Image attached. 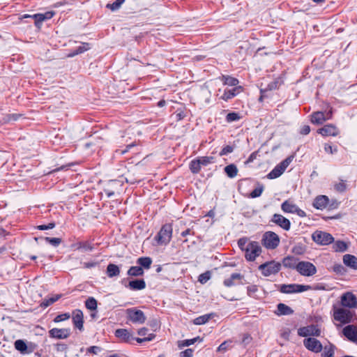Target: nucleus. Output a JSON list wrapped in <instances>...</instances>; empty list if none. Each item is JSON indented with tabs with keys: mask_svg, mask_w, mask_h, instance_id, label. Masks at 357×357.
<instances>
[{
	"mask_svg": "<svg viewBox=\"0 0 357 357\" xmlns=\"http://www.w3.org/2000/svg\"><path fill=\"white\" fill-rule=\"evenodd\" d=\"M333 319L342 324H349L355 319V312L344 307H333Z\"/></svg>",
	"mask_w": 357,
	"mask_h": 357,
	"instance_id": "f257e3e1",
	"label": "nucleus"
},
{
	"mask_svg": "<svg viewBox=\"0 0 357 357\" xmlns=\"http://www.w3.org/2000/svg\"><path fill=\"white\" fill-rule=\"evenodd\" d=\"M261 242L266 248L274 250L279 245L280 238L275 232L268 231L263 234Z\"/></svg>",
	"mask_w": 357,
	"mask_h": 357,
	"instance_id": "f03ea898",
	"label": "nucleus"
},
{
	"mask_svg": "<svg viewBox=\"0 0 357 357\" xmlns=\"http://www.w3.org/2000/svg\"><path fill=\"white\" fill-rule=\"evenodd\" d=\"M280 268L281 264L275 261L266 262L259 266V269L261 271L263 275L266 277L277 274Z\"/></svg>",
	"mask_w": 357,
	"mask_h": 357,
	"instance_id": "7ed1b4c3",
	"label": "nucleus"
},
{
	"mask_svg": "<svg viewBox=\"0 0 357 357\" xmlns=\"http://www.w3.org/2000/svg\"><path fill=\"white\" fill-rule=\"evenodd\" d=\"M296 271L303 276L310 277L316 274L317 268L310 261H301L298 262Z\"/></svg>",
	"mask_w": 357,
	"mask_h": 357,
	"instance_id": "20e7f679",
	"label": "nucleus"
},
{
	"mask_svg": "<svg viewBox=\"0 0 357 357\" xmlns=\"http://www.w3.org/2000/svg\"><path fill=\"white\" fill-rule=\"evenodd\" d=\"M261 252V248L258 242L252 241L248 243L245 249V257L248 261H254Z\"/></svg>",
	"mask_w": 357,
	"mask_h": 357,
	"instance_id": "39448f33",
	"label": "nucleus"
},
{
	"mask_svg": "<svg viewBox=\"0 0 357 357\" xmlns=\"http://www.w3.org/2000/svg\"><path fill=\"white\" fill-rule=\"evenodd\" d=\"M279 289L283 294H293L310 290L312 289V287L298 284H282Z\"/></svg>",
	"mask_w": 357,
	"mask_h": 357,
	"instance_id": "423d86ee",
	"label": "nucleus"
},
{
	"mask_svg": "<svg viewBox=\"0 0 357 357\" xmlns=\"http://www.w3.org/2000/svg\"><path fill=\"white\" fill-rule=\"evenodd\" d=\"M340 304L342 307L347 309H354L357 307V298L351 291H347L342 294L340 297Z\"/></svg>",
	"mask_w": 357,
	"mask_h": 357,
	"instance_id": "0eeeda50",
	"label": "nucleus"
},
{
	"mask_svg": "<svg viewBox=\"0 0 357 357\" xmlns=\"http://www.w3.org/2000/svg\"><path fill=\"white\" fill-rule=\"evenodd\" d=\"M281 209L284 213H296L299 217L304 218L306 216V213L302 209L299 208L293 201L288 199L284 201L281 205Z\"/></svg>",
	"mask_w": 357,
	"mask_h": 357,
	"instance_id": "6e6552de",
	"label": "nucleus"
},
{
	"mask_svg": "<svg viewBox=\"0 0 357 357\" xmlns=\"http://www.w3.org/2000/svg\"><path fill=\"white\" fill-rule=\"evenodd\" d=\"M312 238L315 243L322 245H329L334 241L331 234L321 231H317L314 232Z\"/></svg>",
	"mask_w": 357,
	"mask_h": 357,
	"instance_id": "1a4fd4ad",
	"label": "nucleus"
},
{
	"mask_svg": "<svg viewBox=\"0 0 357 357\" xmlns=\"http://www.w3.org/2000/svg\"><path fill=\"white\" fill-rule=\"evenodd\" d=\"M128 319L135 324H142L146 321V316L144 313L136 308H129L126 310Z\"/></svg>",
	"mask_w": 357,
	"mask_h": 357,
	"instance_id": "9d476101",
	"label": "nucleus"
},
{
	"mask_svg": "<svg viewBox=\"0 0 357 357\" xmlns=\"http://www.w3.org/2000/svg\"><path fill=\"white\" fill-rule=\"evenodd\" d=\"M172 228L170 225H165L158 234L156 239L160 244H167L170 241Z\"/></svg>",
	"mask_w": 357,
	"mask_h": 357,
	"instance_id": "9b49d317",
	"label": "nucleus"
},
{
	"mask_svg": "<svg viewBox=\"0 0 357 357\" xmlns=\"http://www.w3.org/2000/svg\"><path fill=\"white\" fill-rule=\"evenodd\" d=\"M305 347L314 353H319L323 349L322 344L314 337H307L303 340Z\"/></svg>",
	"mask_w": 357,
	"mask_h": 357,
	"instance_id": "f8f14e48",
	"label": "nucleus"
},
{
	"mask_svg": "<svg viewBox=\"0 0 357 357\" xmlns=\"http://www.w3.org/2000/svg\"><path fill=\"white\" fill-rule=\"evenodd\" d=\"M332 109H331L326 114L322 112H315L311 114V122L313 124L320 125L325 122L326 120L332 118Z\"/></svg>",
	"mask_w": 357,
	"mask_h": 357,
	"instance_id": "ddd939ff",
	"label": "nucleus"
},
{
	"mask_svg": "<svg viewBox=\"0 0 357 357\" xmlns=\"http://www.w3.org/2000/svg\"><path fill=\"white\" fill-rule=\"evenodd\" d=\"M298 335L301 337L320 336L321 330L315 325H310L298 328Z\"/></svg>",
	"mask_w": 357,
	"mask_h": 357,
	"instance_id": "4468645a",
	"label": "nucleus"
},
{
	"mask_svg": "<svg viewBox=\"0 0 357 357\" xmlns=\"http://www.w3.org/2000/svg\"><path fill=\"white\" fill-rule=\"evenodd\" d=\"M15 348L19 351L21 354H30L33 352L37 347V345L34 343H29L26 344L22 340H17L15 342Z\"/></svg>",
	"mask_w": 357,
	"mask_h": 357,
	"instance_id": "2eb2a0df",
	"label": "nucleus"
},
{
	"mask_svg": "<svg viewBox=\"0 0 357 357\" xmlns=\"http://www.w3.org/2000/svg\"><path fill=\"white\" fill-rule=\"evenodd\" d=\"M271 221L285 231H289L290 229V221L280 214H274L272 217Z\"/></svg>",
	"mask_w": 357,
	"mask_h": 357,
	"instance_id": "dca6fc26",
	"label": "nucleus"
},
{
	"mask_svg": "<svg viewBox=\"0 0 357 357\" xmlns=\"http://www.w3.org/2000/svg\"><path fill=\"white\" fill-rule=\"evenodd\" d=\"M115 336L118 337L121 342L126 343H130L135 339L132 333L125 328H119L116 330Z\"/></svg>",
	"mask_w": 357,
	"mask_h": 357,
	"instance_id": "f3484780",
	"label": "nucleus"
},
{
	"mask_svg": "<svg viewBox=\"0 0 357 357\" xmlns=\"http://www.w3.org/2000/svg\"><path fill=\"white\" fill-rule=\"evenodd\" d=\"M49 334L52 338L66 339L69 337L70 332L68 328H54L49 331Z\"/></svg>",
	"mask_w": 357,
	"mask_h": 357,
	"instance_id": "a211bd4d",
	"label": "nucleus"
},
{
	"mask_svg": "<svg viewBox=\"0 0 357 357\" xmlns=\"http://www.w3.org/2000/svg\"><path fill=\"white\" fill-rule=\"evenodd\" d=\"M343 335L350 341L357 342V326L354 325H348L342 330Z\"/></svg>",
	"mask_w": 357,
	"mask_h": 357,
	"instance_id": "6ab92c4d",
	"label": "nucleus"
},
{
	"mask_svg": "<svg viewBox=\"0 0 357 357\" xmlns=\"http://www.w3.org/2000/svg\"><path fill=\"white\" fill-rule=\"evenodd\" d=\"M317 132L324 137L336 136L339 133L338 129L333 124H327L319 128Z\"/></svg>",
	"mask_w": 357,
	"mask_h": 357,
	"instance_id": "aec40b11",
	"label": "nucleus"
},
{
	"mask_svg": "<svg viewBox=\"0 0 357 357\" xmlns=\"http://www.w3.org/2000/svg\"><path fill=\"white\" fill-rule=\"evenodd\" d=\"M73 321L76 328L79 331L83 330L84 315L80 310H75L72 313Z\"/></svg>",
	"mask_w": 357,
	"mask_h": 357,
	"instance_id": "412c9836",
	"label": "nucleus"
},
{
	"mask_svg": "<svg viewBox=\"0 0 357 357\" xmlns=\"http://www.w3.org/2000/svg\"><path fill=\"white\" fill-rule=\"evenodd\" d=\"M329 203V199L326 195H319L315 197L313 202V206L319 210L326 208Z\"/></svg>",
	"mask_w": 357,
	"mask_h": 357,
	"instance_id": "4be33fe9",
	"label": "nucleus"
},
{
	"mask_svg": "<svg viewBox=\"0 0 357 357\" xmlns=\"http://www.w3.org/2000/svg\"><path fill=\"white\" fill-rule=\"evenodd\" d=\"M298 259L293 256H287L284 257L282 260V265L285 268L296 269L297 268L298 264Z\"/></svg>",
	"mask_w": 357,
	"mask_h": 357,
	"instance_id": "5701e85b",
	"label": "nucleus"
},
{
	"mask_svg": "<svg viewBox=\"0 0 357 357\" xmlns=\"http://www.w3.org/2000/svg\"><path fill=\"white\" fill-rule=\"evenodd\" d=\"M344 264L353 269L357 270V257L352 255H345L343 256Z\"/></svg>",
	"mask_w": 357,
	"mask_h": 357,
	"instance_id": "b1692460",
	"label": "nucleus"
},
{
	"mask_svg": "<svg viewBox=\"0 0 357 357\" xmlns=\"http://www.w3.org/2000/svg\"><path fill=\"white\" fill-rule=\"evenodd\" d=\"M243 91V87L241 86H238L237 87H235L232 89L226 90L224 93V94L221 96V98L225 101L234 98L236 96L238 93H239L241 91Z\"/></svg>",
	"mask_w": 357,
	"mask_h": 357,
	"instance_id": "393cba45",
	"label": "nucleus"
},
{
	"mask_svg": "<svg viewBox=\"0 0 357 357\" xmlns=\"http://www.w3.org/2000/svg\"><path fill=\"white\" fill-rule=\"evenodd\" d=\"M294 310L284 303H279L277 307L276 314L278 315H289L293 314Z\"/></svg>",
	"mask_w": 357,
	"mask_h": 357,
	"instance_id": "a878e982",
	"label": "nucleus"
},
{
	"mask_svg": "<svg viewBox=\"0 0 357 357\" xmlns=\"http://www.w3.org/2000/svg\"><path fill=\"white\" fill-rule=\"evenodd\" d=\"M128 287L132 290H142L146 287L144 280H135L129 282Z\"/></svg>",
	"mask_w": 357,
	"mask_h": 357,
	"instance_id": "bb28decb",
	"label": "nucleus"
},
{
	"mask_svg": "<svg viewBox=\"0 0 357 357\" xmlns=\"http://www.w3.org/2000/svg\"><path fill=\"white\" fill-rule=\"evenodd\" d=\"M120 273V269L118 266L114 264H109L107 267V274L108 277L113 278L118 276Z\"/></svg>",
	"mask_w": 357,
	"mask_h": 357,
	"instance_id": "cd10ccee",
	"label": "nucleus"
},
{
	"mask_svg": "<svg viewBox=\"0 0 357 357\" xmlns=\"http://www.w3.org/2000/svg\"><path fill=\"white\" fill-rule=\"evenodd\" d=\"M137 263L140 265L142 268L143 267L146 269H149L151 266L152 259L149 257H139L137 259Z\"/></svg>",
	"mask_w": 357,
	"mask_h": 357,
	"instance_id": "c85d7f7f",
	"label": "nucleus"
},
{
	"mask_svg": "<svg viewBox=\"0 0 357 357\" xmlns=\"http://www.w3.org/2000/svg\"><path fill=\"white\" fill-rule=\"evenodd\" d=\"M225 172L229 178H234L238 173V169L234 164L229 165L225 167Z\"/></svg>",
	"mask_w": 357,
	"mask_h": 357,
	"instance_id": "c756f323",
	"label": "nucleus"
},
{
	"mask_svg": "<svg viewBox=\"0 0 357 357\" xmlns=\"http://www.w3.org/2000/svg\"><path fill=\"white\" fill-rule=\"evenodd\" d=\"M333 248L335 252H343L347 250L348 245L344 241H337L334 243Z\"/></svg>",
	"mask_w": 357,
	"mask_h": 357,
	"instance_id": "7c9ffc66",
	"label": "nucleus"
},
{
	"mask_svg": "<svg viewBox=\"0 0 357 357\" xmlns=\"http://www.w3.org/2000/svg\"><path fill=\"white\" fill-rule=\"evenodd\" d=\"M130 276H141L144 275V271L141 266H132L128 271Z\"/></svg>",
	"mask_w": 357,
	"mask_h": 357,
	"instance_id": "2f4dec72",
	"label": "nucleus"
},
{
	"mask_svg": "<svg viewBox=\"0 0 357 357\" xmlns=\"http://www.w3.org/2000/svg\"><path fill=\"white\" fill-rule=\"evenodd\" d=\"M212 314H207L202 316H199L194 319L193 323L196 325L204 324L208 321V320L212 317Z\"/></svg>",
	"mask_w": 357,
	"mask_h": 357,
	"instance_id": "473e14b6",
	"label": "nucleus"
},
{
	"mask_svg": "<svg viewBox=\"0 0 357 357\" xmlns=\"http://www.w3.org/2000/svg\"><path fill=\"white\" fill-rule=\"evenodd\" d=\"M242 278V275L239 273H233L229 278L225 280L224 284L226 287H231L234 284V280H241Z\"/></svg>",
	"mask_w": 357,
	"mask_h": 357,
	"instance_id": "72a5a7b5",
	"label": "nucleus"
},
{
	"mask_svg": "<svg viewBox=\"0 0 357 357\" xmlns=\"http://www.w3.org/2000/svg\"><path fill=\"white\" fill-rule=\"evenodd\" d=\"M284 171L280 168L278 165L275 167V168L267 175V177L270 179H273L279 177Z\"/></svg>",
	"mask_w": 357,
	"mask_h": 357,
	"instance_id": "f704fd0d",
	"label": "nucleus"
},
{
	"mask_svg": "<svg viewBox=\"0 0 357 357\" xmlns=\"http://www.w3.org/2000/svg\"><path fill=\"white\" fill-rule=\"evenodd\" d=\"M222 79L225 85L234 86L238 84V80L237 79L230 76H222Z\"/></svg>",
	"mask_w": 357,
	"mask_h": 357,
	"instance_id": "c9c22d12",
	"label": "nucleus"
},
{
	"mask_svg": "<svg viewBox=\"0 0 357 357\" xmlns=\"http://www.w3.org/2000/svg\"><path fill=\"white\" fill-rule=\"evenodd\" d=\"M85 305L90 310H96L98 306L97 301L93 297H90L85 301Z\"/></svg>",
	"mask_w": 357,
	"mask_h": 357,
	"instance_id": "e433bc0d",
	"label": "nucleus"
},
{
	"mask_svg": "<svg viewBox=\"0 0 357 357\" xmlns=\"http://www.w3.org/2000/svg\"><path fill=\"white\" fill-rule=\"evenodd\" d=\"M335 349L334 346L330 345L325 347L324 352L321 354V357H334Z\"/></svg>",
	"mask_w": 357,
	"mask_h": 357,
	"instance_id": "4c0bfd02",
	"label": "nucleus"
},
{
	"mask_svg": "<svg viewBox=\"0 0 357 357\" xmlns=\"http://www.w3.org/2000/svg\"><path fill=\"white\" fill-rule=\"evenodd\" d=\"M125 2V0H116L113 3L107 4L106 7L110 9L112 11H115L121 6V5Z\"/></svg>",
	"mask_w": 357,
	"mask_h": 357,
	"instance_id": "58836bf2",
	"label": "nucleus"
},
{
	"mask_svg": "<svg viewBox=\"0 0 357 357\" xmlns=\"http://www.w3.org/2000/svg\"><path fill=\"white\" fill-rule=\"evenodd\" d=\"M197 341L201 342L202 339L199 337H197L190 340H185L181 342L178 345L179 347H188L190 345L195 344Z\"/></svg>",
	"mask_w": 357,
	"mask_h": 357,
	"instance_id": "ea45409f",
	"label": "nucleus"
},
{
	"mask_svg": "<svg viewBox=\"0 0 357 357\" xmlns=\"http://www.w3.org/2000/svg\"><path fill=\"white\" fill-rule=\"evenodd\" d=\"M334 188L336 191L339 192H343L347 189V184L345 181L340 180L338 183L334 185Z\"/></svg>",
	"mask_w": 357,
	"mask_h": 357,
	"instance_id": "a19ab883",
	"label": "nucleus"
},
{
	"mask_svg": "<svg viewBox=\"0 0 357 357\" xmlns=\"http://www.w3.org/2000/svg\"><path fill=\"white\" fill-rule=\"evenodd\" d=\"M197 160L199 162L200 166L202 167V165L206 166V165L213 162L214 158L208 157V156H204V157H200V158H197Z\"/></svg>",
	"mask_w": 357,
	"mask_h": 357,
	"instance_id": "79ce46f5",
	"label": "nucleus"
},
{
	"mask_svg": "<svg viewBox=\"0 0 357 357\" xmlns=\"http://www.w3.org/2000/svg\"><path fill=\"white\" fill-rule=\"evenodd\" d=\"M190 168L192 173H198L199 172L201 166L197 159L190 162Z\"/></svg>",
	"mask_w": 357,
	"mask_h": 357,
	"instance_id": "37998d69",
	"label": "nucleus"
},
{
	"mask_svg": "<svg viewBox=\"0 0 357 357\" xmlns=\"http://www.w3.org/2000/svg\"><path fill=\"white\" fill-rule=\"evenodd\" d=\"M60 298V296L59 295H56L54 297H52V298H50L48 299H46L45 301H44L42 304H41V306L44 307H48L49 305L53 304L54 302H56V301H58Z\"/></svg>",
	"mask_w": 357,
	"mask_h": 357,
	"instance_id": "c03bdc74",
	"label": "nucleus"
},
{
	"mask_svg": "<svg viewBox=\"0 0 357 357\" xmlns=\"http://www.w3.org/2000/svg\"><path fill=\"white\" fill-rule=\"evenodd\" d=\"M70 318V313H63V314H61L57 315L54 319V321L55 323H59V322H61V321H63L68 320Z\"/></svg>",
	"mask_w": 357,
	"mask_h": 357,
	"instance_id": "a18cd8bd",
	"label": "nucleus"
},
{
	"mask_svg": "<svg viewBox=\"0 0 357 357\" xmlns=\"http://www.w3.org/2000/svg\"><path fill=\"white\" fill-rule=\"evenodd\" d=\"M210 278H211V273L209 271H206V272L199 275L198 281L202 284H204L208 280H209Z\"/></svg>",
	"mask_w": 357,
	"mask_h": 357,
	"instance_id": "49530a36",
	"label": "nucleus"
},
{
	"mask_svg": "<svg viewBox=\"0 0 357 357\" xmlns=\"http://www.w3.org/2000/svg\"><path fill=\"white\" fill-rule=\"evenodd\" d=\"M155 337V335L153 333H149L147 337L144 338L141 337H135L134 340H136L138 343H142L144 342L151 341Z\"/></svg>",
	"mask_w": 357,
	"mask_h": 357,
	"instance_id": "de8ad7c7",
	"label": "nucleus"
},
{
	"mask_svg": "<svg viewBox=\"0 0 357 357\" xmlns=\"http://www.w3.org/2000/svg\"><path fill=\"white\" fill-rule=\"evenodd\" d=\"M32 18L35 20V25L38 28L40 27L42 22L45 21L41 13L33 15Z\"/></svg>",
	"mask_w": 357,
	"mask_h": 357,
	"instance_id": "09e8293b",
	"label": "nucleus"
},
{
	"mask_svg": "<svg viewBox=\"0 0 357 357\" xmlns=\"http://www.w3.org/2000/svg\"><path fill=\"white\" fill-rule=\"evenodd\" d=\"M45 240L54 247L58 246L61 243V238H60L46 237Z\"/></svg>",
	"mask_w": 357,
	"mask_h": 357,
	"instance_id": "8fccbe9b",
	"label": "nucleus"
},
{
	"mask_svg": "<svg viewBox=\"0 0 357 357\" xmlns=\"http://www.w3.org/2000/svg\"><path fill=\"white\" fill-rule=\"evenodd\" d=\"M239 119H240L239 115L235 112H230L226 116V119H227V122L235 121L238 120Z\"/></svg>",
	"mask_w": 357,
	"mask_h": 357,
	"instance_id": "3c124183",
	"label": "nucleus"
},
{
	"mask_svg": "<svg viewBox=\"0 0 357 357\" xmlns=\"http://www.w3.org/2000/svg\"><path fill=\"white\" fill-rule=\"evenodd\" d=\"M292 158L289 157L284 160L282 162H280L279 165H278L281 169H282L284 172L287 169V167L289 165L290 162H291Z\"/></svg>",
	"mask_w": 357,
	"mask_h": 357,
	"instance_id": "603ef678",
	"label": "nucleus"
},
{
	"mask_svg": "<svg viewBox=\"0 0 357 357\" xmlns=\"http://www.w3.org/2000/svg\"><path fill=\"white\" fill-rule=\"evenodd\" d=\"M234 151V148L231 146H226L224 147L220 153V155L222 156L228 153H231Z\"/></svg>",
	"mask_w": 357,
	"mask_h": 357,
	"instance_id": "864d4df0",
	"label": "nucleus"
},
{
	"mask_svg": "<svg viewBox=\"0 0 357 357\" xmlns=\"http://www.w3.org/2000/svg\"><path fill=\"white\" fill-rule=\"evenodd\" d=\"M262 192H263V188L262 187L255 188L251 192L250 196L252 198L258 197H259L261 195Z\"/></svg>",
	"mask_w": 357,
	"mask_h": 357,
	"instance_id": "5fc2aeb1",
	"label": "nucleus"
},
{
	"mask_svg": "<svg viewBox=\"0 0 357 357\" xmlns=\"http://www.w3.org/2000/svg\"><path fill=\"white\" fill-rule=\"evenodd\" d=\"M324 150L326 153L333 154L337 151V147L333 148L331 145L326 144L324 146Z\"/></svg>",
	"mask_w": 357,
	"mask_h": 357,
	"instance_id": "6e6d98bb",
	"label": "nucleus"
},
{
	"mask_svg": "<svg viewBox=\"0 0 357 357\" xmlns=\"http://www.w3.org/2000/svg\"><path fill=\"white\" fill-rule=\"evenodd\" d=\"M231 343V341L230 340H227V341H225L223 342L218 347V349L217 351L220 352V351H225L227 349V347L229 345V344Z\"/></svg>",
	"mask_w": 357,
	"mask_h": 357,
	"instance_id": "4d7b16f0",
	"label": "nucleus"
},
{
	"mask_svg": "<svg viewBox=\"0 0 357 357\" xmlns=\"http://www.w3.org/2000/svg\"><path fill=\"white\" fill-rule=\"evenodd\" d=\"M193 351L191 349H187L181 353V357H192Z\"/></svg>",
	"mask_w": 357,
	"mask_h": 357,
	"instance_id": "13d9d810",
	"label": "nucleus"
},
{
	"mask_svg": "<svg viewBox=\"0 0 357 357\" xmlns=\"http://www.w3.org/2000/svg\"><path fill=\"white\" fill-rule=\"evenodd\" d=\"M238 246L243 250H245L246 245H248V241L246 238H241L238 241Z\"/></svg>",
	"mask_w": 357,
	"mask_h": 357,
	"instance_id": "bf43d9fd",
	"label": "nucleus"
},
{
	"mask_svg": "<svg viewBox=\"0 0 357 357\" xmlns=\"http://www.w3.org/2000/svg\"><path fill=\"white\" fill-rule=\"evenodd\" d=\"M258 291L256 285H251L248 287V294L250 296H253Z\"/></svg>",
	"mask_w": 357,
	"mask_h": 357,
	"instance_id": "052dcab7",
	"label": "nucleus"
},
{
	"mask_svg": "<svg viewBox=\"0 0 357 357\" xmlns=\"http://www.w3.org/2000/svg\"><path fill=\"white\" fill-rule=\"evenodd\" d=\"M54 15V12L48 11L42 14L43 17H44V20H50Z\"/></svg>",
	"mask_w": 357,
	"mask_h": 357,
	"instance_id": "680f3d73",
	"label": "nucleus"
},
{
	"mask_svg": "<svg viewBox=\"0 0 357 357\" xmlns=\"http://www.w3.org/2000/svg\"><path fill=\"white\" fill-rule=\"evenodd\" d=\"M310 132V126L307 125H305L301 128L300 133L302 135H307Z\"/></svg>",
	"mask_w": 357,
	"mask_h": 357,
	"instance_id": "e2e57ef3",
	"label": "nucleus"
},
{
	"mask_svg": "<svg viewBox=\"0 0 357 357\" xmlns=\"http://www.w3.org/2000/svg\"><path fill=\"white\" fill-rule=\"evenodd\" d=\"M148 331V328L143 327L137 331V334L140 336H144L147 335Z\"/></svg>",
	"mask_w": 357,
	"mask_h": 357,
	"instance_id": "0e129e2a",
	"label": "nucleus"
},
{
	"mask_svg": "<svg viewBox=\"0 0 357 357\" xmlns=\"http://www.w3.org/2000/svg\"><path fill=\"white\" fill-rule=\"evenodd\" d=\"M100 351V348L96 346H92L88 349L89 352L94 354H96L98 353V351Z\"/></svg>",
	"mask_w": 357,
	"mask_h": 357,
	"instance_id": "69168bd1",
	"label": "nucleus"
},
{
	"mask_svg": "<svg viewBox=\"0 0 357 357\" xmlns=\"http://www.w3.org/2000/svg\"><path fill=\"white\" fill-rule=\"evenodd\" d=\"M98 263L97 262H86V263H84V267L86 268H93V267H95L96 266H97Z\"/></svg>",
	"mask_w": 357,
	"mask_h": 357,
	"instance_id": "338daca9",
	"label": "nucleus"
},
{
	"mask_svg": "<svg viewBox=\"0 0 357 357\" xmlns=\"http://www.w3.org/2000/svg\"><path fill=\"white\" fill-rule=\"evenodd\" d=\"M135 146H136V144L135 143H131L130 144H128L127 146H126V149H124V150H122L121 151L120 153L121 154H125L126 153H127L132 147H134Z\"/></svg>",
	"mask_w": 357,
	"mask_h": 357,
	"instance_id": "774afa93",
	"label": "nucleus"
}]
</instances>
